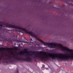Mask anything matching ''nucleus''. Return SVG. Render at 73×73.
<instances>
[{"instance_id": "nucleus-4", "label": "nucleus", "mask_w": 73, "mask_h": 73, "mask_svg": "<svg viewBox=\"0 0 73 73\" xmlns=\"http://www.w3.org/2000/svg\"><path fill=\"white\" fill-rule=\"evenodd\" d=\"M33 41L32 39H31L30 41V42H29V43H30V42H31V43H33V42H31Z\"/></svg>"}, {"instance_id": "nucleus-7", "label": "nucleus", "mask_w": 73, "mask_h": 73, "mask_svg": "<svg viewBox=\"0 0 73 73\" xmlns=\"http://www.w3.org/2000/svg\"><path fill=\"white\" fill-rule=\"evenodd\" d=\"M1 60V57H0V60Z\"/></svg>"}, {"instance_id": "nucleus-12", "label": "nucleus", "mask_w": 73, "mask_h": 73, "mask_svg": "<svg viewBox=\"0 0 73 73\" xmlns=\"http://www.w3.org/2000/svg\"><path fill=\"white\" fill-rule=\"evenodd\" d=\"M20 32H21V31H20Z\"/></svg>"}, {"instance_id": "nucleus-5", "label": "nucleus", "mask_w": 73, "mask_h": 73, "mask_svg": "<svg viewBox=\"0 0 73 73\" xmlns=\"http://www.w3.org/2000/svg\"><path fill=\"white\" fill-rule=\"evenodd\" d=\"M3 27L2 26V25H0V29H1V28H2Z\"/></svg>"}, {"instance_id": "nucleus-2", "label": "nucleus", "mask_w": 73, "mask_h": 73, "mask_svg": "<svg viewBox=\"0 0 73 73\" xmlns=\"http://www.w3.org/2000/svg\"><path fill=\"white\" fill-rule=\"evenodd\" d=\"M38 40L39 41L41 42L42 43L44 44V45L45 46H48V47L50 48H55V47H56V44H55V43H44L43 42L42 40L39 39H38Z\"/></svg>"}, {"instance_id": "nucleus-6", "label": "nucleus", "mask_w": 73, "mask_h": 73, "mask_svg": "<svg viewBox=\"0 0 73 73\" xmlns=\"http://www.w3.org/2000/svg\"><path fill=\"white\" fill-rule=\"evenodd\" d=\"M6 50H9V48H6Z\"/></svg>"}, {"instance_id": "nucleus-1", "label": "nucleus", "mask_w": 73, "mask_h": 73, "mask_svg": "<svg viewBox=\"0 0 73 73\" xmlns=\"http://www.w3.org/2000/svg\"><path fill=\"white\" fill-rule=\"evenodd\" d=\"M7 27H8V28H15V29H19V30L21 31H24V32H25V33L29 34L32 37H35V38H36V36L34 34V33L31 32H28V31H27V30L25 29L20 27H17L14 25L9 24L8 25Z\"/></svg>"}, {"instance_id": "nucleus-8", "label": "nucleus", "mask_w": 73, "mask_h": 73, "mask_svg": "<svg viewBox=\"0 0 73 73\" xmlns=\"http://www.w3.org/2000/svg\"><path fill=\"white\" fill-rule=\"evenodd\" d=\"M2 31H4V30H5V29H2Z\"/></svg>"}, {"instance_id": "nucleus-3", "label": "nucleus", "mask_w": 73, "mask_h": 73, "mask_svg": "<svg viewBox=\"0 0 73 73\" xmlns=\"http://www.w3.org/2000/svg\"><path fill=\"white\" fill-rule=\"evenodd\" d=\"M11 59V56H9L7 58L5 57L3 59V60H10Z\"/></svg>"}, {"instance_id": "nucleus-9", "label": "nucleus", "mask_w": 73, "mask_h": 73, "mask_svg": "<svg viewBox=\"0 0 73 73\" xmlns=\"http://www.w3.org/2000/svg\"><path fill=\"white\" fill-rule=\"evenodd\" d=\"M16 73H19V71H17V72H16Z\"/></svg>"}, {"instance_id": "nucleus-10", "label": "nucleus", "mask_w": 73, "mask_h": 73, "mask_svg": "<svg viewBox=\"0 0 73 73\" xmlns=\"http://www.w3.org/2000/svg\"><path fill=\"white\" fill-rule=\"evenodd\" d=\"M15 50H17V48H15Z\"/></svg>"}, {"instance_id": "nucleus-11", "label": "nucleus", "mask_w": 73, "mask_h": 73, "mask_svg": "<svg viewBox=\"0 0 73 73\" xmlns=\"http://www.w3.org/2000/svg\"><path fill=\"white\" fill-rule=\"evenodd\" d=\"M1 50V48H0V51Z\"/></svg>"}]
</instances>
